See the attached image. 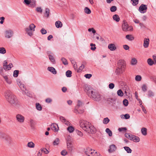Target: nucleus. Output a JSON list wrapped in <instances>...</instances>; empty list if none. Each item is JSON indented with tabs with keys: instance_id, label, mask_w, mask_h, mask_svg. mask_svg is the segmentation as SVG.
<instances>
[{
	"instance_id": "obj_61",
	"label": "nucleus",
	"mask_w": 156,
	"mask_h": 156,
	"mask_svg": "<svg viewBox=\"0 0 156 156\" xmlns=\"http://www.w3.org/2000/svg\"><path fill=\"white\" fill-rule=\"evenodd\" d=\"M88 31L91 32L92 31L93 34H95L96 33V30L94 29V28H89L88 29Z\"/></svg>"
},
{
	"instance_id": "obj_15",
	"label": "nucleus",
	"mask_w": 156,
	"mask_h": 156,
	"mask_svg": "<svg viewBox=\"0 0 156 156\" xmlns=\"http://www.w3.org/2000/svg\"><path fill=\"white\" fill-rule=\"evenodd\" d=\"M124 69L118 67L115 70V73L117 75H119L122 73L124 71Z\"/></svg>"
},
{
	"instance_id": "obj_14",
	"label": "nucleus",
	"mask_w": 156,
	"mask_h": 156,
	"mask_svg": "<svg viewBox=\"0 0 156 156\" xmlns=\"http://www.w3.org/2000/svg\"><path fill=\"white\" fill-rule=\"evenodd\" d=\"M108 48L111 51H114L116 49V47L114 44H108Z\"/></svg>"
},
{
	"instance_id": "obj_25",
	"label": "nucleus",
	"mask_w": 156,
	"mask_h": 156,
	"mask_svg": "<svg viewBox=\"0 0 156 156\" xmlns=\"http://www.w3.org/2000/svg\"><path fill=\"white\" fill-rule=\"evenodd\" d=\"M3 77L5 80L6 82L8 84H10L12 83V80L8 78V77L7 76L4 75Z\"/></svg>"
},
{
	"instance_id": "obj_64",
	"label": "nucleus",
	"mask_w": 156,
	"mask_h": 156,
	"mask_svg": "<svg viewBox=\"0 0 156 156\" xmlns=\"http://www.w3.org/2000/svg\"><path fill=\"white\" fill-rule=\"evenodd\" d=\"M92 76V75L91 74H85L84 75V76L87 78L90 79L91 77Z\"/></svg>"
},
{
	"instance_id": "obj_3",
	"label": "nucleus",
	"mask_w": 156,
	"mask_h": 156,
	"mask_svg": "<svg viewBox=\"0 0 156 156\" xmlns=\"http://www.w3.org/2000/svg\"><path fill=\"white\" fill-rule=\"evenodd\" d=\"M4 96L6 100L11 104H15L18 102L16 96L9 90L5 92Z\"/></svg>"
},
{
	"instance_id": "obj_30",
	"label": "nucleus",
	"mask_w": 156,
	"mask_h": 156,
	"mask_svg": "<svg viewBox=\"0 0 156 156\" xmlns=\"http://www.w3.org/2000/svg\"><path fill=\"white\" fill-rule=\"evenodd\" d=\"M67 129L69 132L72 133L74 131V129L73 126H69L67 128Z\"/></svg>"
},
{
	"instance_id": "obj_34",
	"label": "nucleus",
	"mask_w": 156,
	"mask_h": 156,
	"mask_svg": "<svg viewBox=\"0 0 156 156\" xmlns=\"http://www.w3.org/2000/svg\"><path fill=\"white\" fill-rule=\"evenodd\" d=\"M36 109L39 111H41L42 110V107L40 105V104L38 103H36Z\"/></svg>"
},
{
	"instance_id": "obj_47",
	"label": "nucleus",
	"mask_w": 156,
	"mask_h": 156,
	"mask_svg": "<svg viewBox=\"0 0 156 156\" xmlns=\"http://www.w3.org/2000/svg\"><path fill=\"white\" fill-rule=\"evenodd\" d=\"M110 11L112 12H114L117 10V7L115 6H113L110 8Z\"/></svg>"
},
{
	"instance_id": "obj_45",
	"label": "nucleus",
	"mask_w": 156,
	"mask_h": 156,
	"mask_svg": "<svg viewBox=\"0 0 156 156\" xmlns=\"http://www.w3.org/2000/svg\"><path fill=\"white\" fill-rule=\"evenodd\" d=\"M61 60L62 63L65 65H67L68 64V63L67 60L64 58H62L61 59Z\"/></svg>"
},
{
	"instance_id": "obj_9",
	"label": "nucleus",
	"mask_w": 156,
	"mask_h": 156,
	"mask_svg": "<svg viewBox=\"0 0 156 156\" xmlns=\"http://www.w3.org/2000/svg\"><path fill=\"white\" fill-rule=\"evenodd\" d=\"M147 9V6L146 5L142 4L139 8V11L141 13H144L146 12Z\"/></svg>"
},
{
	"instance_id": "obj_24",
	"label": "nucleus",
	"mask_w": 156,
	"mask_h": 156,
	"mask_svg": "<svg viewBox=\"0 0 156 156\" xmlns=\"http://www.w3.org/2000/svg\"><path fill=\"white\" fill-rule=\"evenodd\" d=\"M55 25L57 28H61L62 26V24L60 21H58L55 22Z\"/></svg>"
},
{
	"instance_id": "obj_6",
	"label": "nucleus",
	"mask_w": 156,
	"mask_h": 156,
	"mask_svg": "<svg viewBox=\"0 0 156 156\" xmlns=\"http://www.w3.org/2000/svg\"><path fill=\"white\" fill-rule=\"evenodd\" d=\"M122 28L124 31H131L133 29V27L131 26H129L127 23L124 21L122 25Z\"/></svg>"
},
{
	"instance_id": "obj_55",
	"label": "nucleus",
	"mask_w": 156,
	"mask_h": 156,
	"mask_svg": "<svg viewBox=\"0 0 156 156\" xmlns=\"http://www.w3.org/2000/svg\"><path fill=\"white\" fill-rule=\"evenodd\" d=\"M84 67V65L82 64L80 66L79 69L78 70L77 72H80L83 69Z\"/></svg>"
},
{
	"instance_id": "obj_49",
	"label": "nucleus",
	"mask_w": 156,
	"mask_h": 156,
	"mask_svg": "<svg viewBox=\"0 0 156 156\" xmlns=\"http://www.w3.org/2000/svg\"><path fill=\"white\" fill-rule=\"evenodd\" d=\"M67 152L66 150H64L62 151L61 152V154L63 156H65L67 154Z\"/></svg>"
},
{
	"instance_id": "obj_29",
	"label": "nucleus",
	"mask_w": 156,
	"mask_h": 156,
	"mask_svg": "<svg viewBox=\"0 0 156 156\" xmlns=\"http://www.w3.org/2000/svg\"><path fill=\"white\" fill-rule=\"evenodd\" d=\"M134 135L130 134L128 133H126L125 134V136L127 138L130 140H132V137H133L132 136H133Z\"/></svg>"
},
{
	"instance_id": "obj_11",
	"label": "nucleus",
	"mask_w": 156,
	"mask_h": 156,
	"mask_svg": "<svg viewBox=\"0 0 156 156\" xmlns=\"http://www.w3.org/2000/svg\"><path fill=\"white\" fill-rule=\"evenodd\" d=\"M83 104L80 100H78L77 103L75 108L73 110V112L75 113H77L78 112V109L79 107H82L83 105Z\"/></svg>"
},
{
	"instance_id": "obj_43",
	"label": "nucleus",
	"mask_w": 156,
	"mask_h": 156,
	"mask_svg": "<svg viewBox=\"0 0 156 156\" xmlns=\"http://www.w3.org/2000/svg\"><path fill=\"white\" fill-rule=\"evenodd\" d=\"M109 121V119L108 118L106 117L103 119V123L104 124H107Z\"/></svg>"
},
{
	"instance_id": "obj_48",
	"label": "nucleus",
	"mask_w": 156,
	"mask_h": 156,
	"mask_svg": "<svg viewBox=\"0 0 156 156\" xmlns=\"http://www.w3.org/2000/svg\"><path fill=\"white\" fill-rule=\"evenodd\" d=\"M135 79L136 81H140L141 80V77L140 75H137L136 76Z\"/></svg>"
},
{
	"instance_id": "obj_50",
	"label": "nucleus",
	"mask_w": 156,
	"mask_h": 156,
	"mask_svg": "<svg viewBox=\"0 0 156 156\" xmlns=\"http://www.w3.org/2000/svg\"><path fill=\"white\" fill-rule=\"evenodd\" d=\"M90 46L91 47L90 48L91 50L94 51L96 49V47H95V44L91 43L90 44Z\"/></svg>"
},
{
	"instance_id": "obj_4",
	"label": "nucleus",
	"mask_w": 156,
	"mask_h": 156,
	"mask_svg": "<svg viewBox=\"0 0 156 156\" xmlns=\"http://www.w3.org/2000/svg\"><path fill=\"white\" fill-rule=\"evenodd\" d=\"M17 84L22 91L23 94L26 95L29 97L31 96V94L28 92V90L26 89L25 85L20 81L17 82Z\"/></svg>"
},
{
	"instance_id": "obj_1",
	"label": "nucleus",
	"mask_w": 156,
	"mask_h": 156,
	"mask_svg": "<svg viewBox=\"0 0 156 156\" xmlns=\"http://www.w3.org/2000/svg\"><path fill=\"white\" fill-rule=\"evenodd\" d=\"M84 91L87 95L94 101L99 102L101 100L102 98L101 95L90 86L86 85Z\"/></svg>"
},
{
	"instance_id": "obj_13",
	"label": "nucleus",
	"mask_w": 156,
	"mask_h": 156,
	"mask_svg": "<svg viewBox=\"0 0 156 156\" xmlns=\"http://www.w3.org/2000/svg\"><path fill=\"white\" fill-rule=\"evenodd\" d=\"M143 46L145 48H147L149 45L150 40L149 38H145L144 39Z\"/></svg>"
},
{
	"instance_id": "obj_8",
	"label": "nucleus",
	"mask_w": 156,
	"mask_h": 156,
	"mask_svg": "<svg viewBox=\"0 0 156 156\" xmlns=\"http://www.w3.org/2000/svg\"><path fill=\"white\" fill-rule=\"evenodd\" d=\"M13 31L11 30H6L5 32V37L6 38H10L13 35Z\"/></svg>"
},
{
	"instance_id": "obj_17",
	"label": "nucleus",
	"mask_w": 156,
	"mask_h": 156,
	"mask_svg": "<svg viewBox=\"0 0 156 156\" xmlns=\"http://www.w3.org/2000/svg\"><path fill=\"white\" fill-rule=\"evenodd\" d=\"M29 123L31 128L32 129H34L36 124L35 121L32 119H30L29 121Z\"/></svg>"
},
{
	"instance_id": "obj_62",
	"label": "nucleus",
	"mask_w": 156,
	"mask_h": 156,
	"mask_svg": "<svg viewBox=\"0 0 156 156\" xmlns=\"http://www.w3.org/2000/svg\"><path fill=\"white\" fill-rule=\"evenodd\" d=\"M36 10L37 11V12H40V13H41L42 12V9L40 7H37Z\"/></svg>"
},
{
	"instance_id": "obj_5",
	"label": "nucleus",
	"mask_w": 156,
	"mask_h": 156,
	"mask_svg": "<svg viewBox=\"0 0 156 156\" xmlns=\"http://www.w3.org/2000/svg\"><path fill=\"white\" fill-rule=\"evenodd\" d=\"M36 26L33 23L30 24L28 27L25 28L26 34L30 37H31L33 35V32L35 31Z\"/></svg>"
},
{
	"instance_id": "obj_39",
	"label": "nucleus",
	"mask_w": 156,
	"mask_h": 156,
	"mask_svg": "<svg viewBox=\"0 0 156 156\" xmlns=\"http://www.w3.org/2000/svg\"><path fill=\"white\" fill-rule=\"evenodd\" d=\"M66 74L67 77H71L72 76V72L71 71L68 70L66 72Z\"/></svg>"
},
{
	"instance_id": "obj_44",
	"label": "nucleus",
	"mask_w": 156,
	"mask_h": 156,
	"mask_svg": "<svg viewBox=\"0 0 156 156\" xmlns=\"http://www.w3.org/2000/svg\"><path fill=\"white\" fill-rule=\"evenodd\" d=\"M133 2L132 5L133 6L137 5L139 3V0H131Z\"/></svg>"
},
{
	"instance_id": "obj_41",
	"label": "nucleus",
	"mask_w": 156,
	"mask_h": 156,
	"mask_svg": "<svg viewBox=\"0 0 156 156\" xmlns=\"http://www.w3.org/2000/svg\"><path fill=\"white\" fill-rule=\"evenodd\" d=\"M40 150L42 152H43L45 154H48L49 152V151L46 148H42Z\"/></svg>"
},
{
	"instance_id": "obj_37",
	"label": "nucleus",
	"mask_w": 156,
	"mask_h": 156,
	"mask_svg": "<svg viewBox=\"0 0 156 156\" xmlns=\"http://www.w3.org/2000/svg\"><path fill=\"white\" fill-rule=\"evenodd\" d=\"M117 94L118 96L120 97H122L123 95V92L121 89H119L117 91Z\"/></svg>"
},
{
	"instance_id": "obj_56",
	"label": "nucleus",
	"mask_w": 156,
	"mask_h": 156,
	"mask_svg": "<svg viewBox=\"0 0 156 156\" xmlns=\"http://www.w3.org/2000/svg\"><path fill=\"white\" fill-rule=\"evenodd\" d=\"M41 32L42 34H45L47 33L46 30L43 28L41 30Z\"/></svg>"
},
{
	"instance_id": "obj_18",
	"label": "nucleus",
	"mask_w": 156,
	"mask_h": 156,
	"mask_svg": "<svg viewBox=\"0 0 156 156\" xmlns=\"http://www.w3.org/2000/svg\"><path fill=\"white\" fill-rule=\"evenodd\" d=\"M51 53V52L50 51H48V56L49 58V59L53 63H55V61L54 58V57L52 55L50 54Z\"/></svg>"
},
{
	"instance_id": "obj_42",
	"label": "nucleus",
	"mask_w": 156,
	"mask_h": 156,
	"mask_svg": "<svg viewBox=\"0 0 156 156\" xmlns=\"http://www.w3.org/2000/svg\"><path fill=\"white\" fill-rule=\"evenodd\" d=\"M84 10V12L87 14H90L91 12L90 10L88 7H86L85 8Z\"/></svg>"
},
{
	"instance_id": "obj_59",
	"label": "nucleus",
	"mask_w": 156,
	"mask_h": 156,
	"mask_svg": "<svg viewBox=\"0 0 156 156\" xmlns=\"http://www.w3.org/2000/svg\"><path fill=\"white\" fill-rule=\"evenodd\" d=\"M126 130L127 129L126 127L119 128L118 129V130L120 132L122 131H126Z\"/></svg>"
},
{
	"instance_id": "obj_7",
	"label": "nucleus",
	"mask_w": 156,
	"mask_h": 156,
	"mask_svg": "<svg viewBox=\"0 0 156 156\" xmlns=\"http://www.w3.org/2000/svg\"><path fill=\"white\" fill-rule=\"evenodd\" d=\"M16 119L17 121L20 123H23L25 120L24 117L20 114H18L16 115Z\"/></svg>"
},
{
	"instance_id": "obj_33",
	"label": "nucleus",
	"mask_w": 156,
	"mask_h": 156,
	"mask_svg": "<svg viewBox=\"0 0 156 156\" xmlns=\"http://www.w3.org/2000/svg\"><path fill=\"white\" fill-rule=\"evenodd\" d=\"M105 132L108 134L109 136H112V131L109 128H106L105 130Z\"/></svg>"
},
{
	"instance_id": "obj_16",
	"label": "nucleus",
	"mask_w": 156,
	"mask_h": 156,
	"mask_svg": "<svg viewBox=\"0 0 156 156\" xmlns=\"http://www.w3.org/2000/svg\"><path fill=\"white\" fill-rule=\"evenodd\" d=\"M51 127V129L55 132H57L58 131V127L56 124H52Z\"/></svg>"
},
{
	"instance_id": "obj_38",
	"label": "nucleus",
	"mask_w": 156,
	"mask_h": 156,
	"mask_svg": "<svg viewBox=\"0 0 156 156\" xmlns=\"http://www.w3.org/2000/svg\"><path fill=\"white\" fill-rule=\"evenodd\" d=\"M19 71L18 70H15L13 72V76L14 77H17L18 76Z\"/></svg>"
},
{
	"instance_id": "obj_23",
	"label": "nucleus",
	"mask_w": 156,
	"mask_h": 156,
	"mask_svg": "<svg viewBox=\"0 0 156 156\" xmlns=\"http://www.w3.org/2000/svg\"><path fill=\"white\" fill-rule=\"evenodd\" d=\"M133 137H132V141L135 142H138L140 141V139L138 136H136L135 135L132 136Z\"/></svg>"
},
{
	"instance_id": "obj_51",
	"label": "nucleus",
	"mask_w": 156,
	"mask_h": 156,
	"mask_svg": "<svg viewBox=\"0 0 156 156\" xmlns=\"http://www.w3.org/2000/svg\"><path fill=\"white\" fill-rule=\"evenodd\" d=\"M76 132L77 134L79 136H83V133L80 131L79 130H76Z\"/></svg>"
},
{
	"instance_id": "obj_53",
	"label": "nucleus",
	"mask_w": 156,
	"mask_h": 156,
	"mask_svg": "<svg viewBox=\"0 0 156 156\" xmlns=\"http://www.w3.org/2000/svg\"><path fill=\"white\" fill-rule=\"evenodd\" d=\"M137 63V60L135 58L132 59L131 61V64L132 65H134Z\"/></svg>"
},
{
	"instance_id": "obj_21",
	"label": "nucleus",
	"mask_w": 156,
	"mask_h": 156,
	"mask_svg": "<svg viewBox=\"0 0 156 156\" xmlns=\"http://www.w3.org/2000/svg\"><path fill=\"white\" fill-rule=\"evenodd\" d=\"M6 143L8 144H10L12 143V139L9 137H7L5 138Z\"/></svg>"
},
{
	"instance_id": "obj_10",
	"label": "nucleus",
	"mask_w": 156,
	"mask_h": 156,
	"mask_svg": "<svg viewBox=\"0 0 156 156\" xmlns=\"http://www.w3.org/2000/svg\"><path fill=\"white\" fill-rule=\"evenodd\" d=\"M118 67L125 69L126 67L125 62L122 60H119L118 62Z\"/></svg>"
},
{
	"instance_id": "obj_54",
	"label": "nucleus",
	"mask_w": 156,
	"mask_h": 156,
	"mask_svg": "<svg viewBox=\"0 0 156 156\" xmlns=\"http://www.w3.org/2000/svg\"><path fill=\"white\" fill-rule=\"evenodd\" d=\"M123 103L125 106H128V101L126 99H124L123 101Z\"/></svg>"
},
{
	"instance_id": "obj_52",
	"label": "nucleus",
	"mask_w": 156,
	"mask_h": 156,
	"mask_svg": "<svg viewBox=\"0 0 156 156\" xmlns=\"http://www.w3.org/2000/svg\"><path fill=\"white\" fill-rule=\"evenodd\" d=\"M142 90L144 92H145L147 90V87L146 85H143L141 87Z\"/></svg>"
},
{
	"instance_id": "obj_58",
	"label": "nucleus",
	"mask_w": 156,
	"mask_h": 156,
	"mask_svg": "<svg viewBox=\"0 0 156 156\" xmlns=\"http://www.w3.org/2000/svg\"><path fill=\"white\" fill-rule=\"evenodd\" d=\"M30 6L31 7H34L35 6V2H31L30 4Z\"/></svg>"
},
{
	"instance_id": "obj_35",
	"label": "nucleus",
	"mask_w": 156,
	"mask_h": 156,
	"mask_svg": "<svg viewBox=\"0 0 156 156\" xmlns=\"http://www.w3.org/2000/svg\"><path fill=\"white\" fill-rule=\"evenodd\" d=\"M123 148L126 151L127 153H131L132 150L128 147L125 146Z\"/></svg>"
},
{
	"instance_id": "obj_46",
	"label": "nucleus",
	"mask_w": 156,
	"mask_h": 156,
	"mask_svg": "<svg viewBox=\"0 0 156 156\" xmlns=\"http://www.w3.org/2000/svg\"><path fill=\"white\" fill-rule=\"evenodd\" d=\"M148 97H151L154 96V93L151 90H149L148 91Z\"/></svg>"
},
{
	"instance_id": "obj_36",
	"label": "nucleus",
	"mask_w": 156,
	"mask_h": 156,
	"mask_svg": "<svg viewBox=\"0 0 156 156\" xmlns=\"http://www.w3.org/2000/svg\"><path fill=\"white\" fill-rule=\"evenodd\" d=\"M6 53L5 48L4 47L0 48V54H4Z\"/></svg>"
},
{
	"instance_id": "obj_28",
	"label": "nucleus",
	"mask_w": 156,
	"mask_h": 156,
	"mask_svg": "<svg viewBox=\"0 0 156 156\" xmlns=\"http://www.w3.org/2000/svg\"><path fill=\"white\" fill-rule=\"evenodd\" d=\"M113 18L114 20L117 22H119L120 20V18L119 16L117 14L113 15Z\"/></svg>"
},
{
	"instance_id": "obj_63",
	"label": "nucleus",
	"mask_w": 156,
	"mask_h": 156,
	"mask_svg": "<svg viewBox=\"0 0 156 156\" xmlns=\"http://www.w3.org/2000/svg\"><path fill=\"white\" fill-rule=\"evenodd\" d=\"M94 153V152H90V154H88V151H85V154L88 156H94V154H93V153Z\"/></svg>"
},
{
	"instance_id": "obj_32",
	"label": "nucleus",
	"mask_w": 156,
	"mask_h": 156,
	"mask_svg": "<svg viewBox=\"0 0 156 156\" xmlns=\"http://www.w3.org/2000/svg\"><path fill=\"white\" fill-rule=\"evenodd\" d=\"M60 143V140L59 138H56L53 142L54 145H58Z\"/></svg>"
},
{
	"instance_id": "obj_31",
	"label": "nucleus",
	"mask_w": 156,
	"mask_h": 156,
	"mask_svg": "<svg viewBox=\"0 0 156 156\" xmlns=\"http://www.w3.org/2000/svg\"><path fill=\"white\" fill-rule=\"evenodd\" d=\"M50 13V10L48 8H46L45 9V13L44 16L45 17L48 18L49 16Z\"/></svg>"
},
{
	"instance_id": "obj_27",
	"label": "nucleus",
	"mask_w": 156,
	"mask_h": 156,
	"mask_svg": "<svg viewBox=\"0 0 156 156\" xmlns=\"http://www.w3.org/2000/svg\"><path fill=\"white\" fill-rule=\"evenodd\" d=\"M126 38L129 41H132L134 39V37L132 35H127Z\"/></svg>"
},
{
	"instance_id": "obj_22",
	"label": "nucleus",
	"mask_w": 156,
	"mask_h": 156,
	"mask_svg": "<svg viewBox=\"0 0 156 156\" xmlns=\"http://www.w3.org/2000/svg\"><path fill=\"white\" fill-rule=\"evenodd\" d=\"M147 129L146 128L143 127L141 129V132L142 134L144 136H146L147 134Z\"/></svg>"
},
{
	"instance_id": "obj_60",
	"label": "nucleus",
	"mask_w": 156,
	"mask_h": 156,
	"mask_svg": "<svg viewBox=\"0 0 156 156\" xmlns=\"http://www.w3.org/2000/svg\"><path fill=\"white\" fill-rule=\"evenodd\" d=\"M115 87V85L114 83H112L109 84V88L110 89H113Z\"/></svg>"
},
{
	"instance_id": "obj_2",
	"label": "nucleus",
	"mask_w": 156,
	"mask_h": 156,
	"mask_svg": "<svg viewBox=\"0 0 156 156\" xmlns=\"http://www.w3.org/2000/svg\"><path fill=\"white\" fill-rule=\"evenodd\" d=\"M80 126L84 131L89 133H94L96 132V129L94 126L87 121L81 120Z\"/></svg>"
},
{
	"instance_id": "obj_20",
	"label": "nucleus",
	"mask_w": 156,
	"mask_h": 156,
	"mask_svg": "<svg viewBox=\"0 0 156 156\" xmlns=\"http://www.w3.org/2000/svg\"><path fill=\"white\" fill-rule=\"evenodd\" d=\"M109 149L108 150V151L109 152H112L113 151H115L116 149V147L115 145L112 144L110 146Z\"/></svg>"
},
{
	"instance_id": "obj_57",
	"label": "nucleus",
	"mask_w": 156,
	"mask_h": 156,
	"mask_svg": "<svg viewBox=\"0 0 156 156\" xmlns=\"http://www.w3.org/2000/svg\"><path fill=\"white\" fill-rule=\"evenodd\" d=\"M59 119L63 123L65 122L66 120L64 118V117L63 116L60 117Z\"/></svg>"
},
{
	"instance_id": "obj_19",
	"label": "nucleus",
	"mask_w": 156,
	"mask_h": 156,
	"mask_svg": "<svg viewBox=\"0 0 156 156\" xmlns=\"http://www.w3.org/2000/svg\"><path fill=\"white\" fill-rule=\"evenodd\" d=\"M48 70L52 73L53 74H56L57 73V71L53 67H48Z\"/></svg>"
},
{
	"instance_id": "obj_12",
	"label": "nucleus",
	"mask_w": 156,
	"mask_h": 156,
	"mask_svg": "<svg viewBox=\"0 0 156 156\" xmlns=\"http://www.w3.org/2000/svg\"><path fill=\"white\" fill-rule=\"evenodd\" d=\"M67 146L69 151L71 152L73 150V146L72 145L71 143L68 140L67 141Z\"/></svg>"
},
{
	"instance_id": "obj_40",
	"label": "nucleus",
	"mask_w": 156,
	"mask_h": 156,
	"mask_svg": "<svg viewBox=\"0 0 156 156\" xmlns=\"http://www.w3.org/2000/svg\"><path fill=\"white\" fill-rule=\"evenodd\" d=\"M34 146V144L32 142H29L27 144V146L30 148H33Z\"/></svg>"
},
{
	"instance_id": "obj_26",
	"label": "nucleus",
	"mask_w": 156,
	"mask_h": 156,
	"mask_svg": "<svg viewBox=\"0 0 156 156\" xmlns=\"http://www.w3.org/2000/svg\"><path fill=\"white\" fill-rule=\"evenodd\" d=\"M147 63L150 66H152L153 65H155L153 60L151 58H149L147 60Z\"/></svg>"
}]
</instances>
